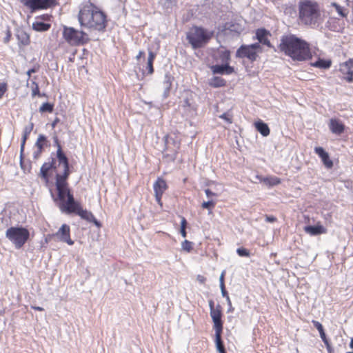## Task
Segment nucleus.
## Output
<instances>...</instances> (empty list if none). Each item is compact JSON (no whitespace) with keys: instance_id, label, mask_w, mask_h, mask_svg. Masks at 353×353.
I'll use <instances>...</instances> for the list:
<instances>
[{"instance_id":"45","label":"nucleus","mask_w":353,"mask_h":353,"mask_svg":"<svg viewBox=\"0 0 353 353\" xmlns=\"http://www.w3.org/2000/svg\"><path fill=\"white\" fill-rule=\"evenodd\" d=\"M7 90V85L6 83H0V99L3 96Z\"/></svg>"},{"instance_id":"40","label":"nucleus","mask_w":353,"mask_h":353,"mask_svg":"<svg viewBox=\"0 0 353 353\" xmlns=\"http://www.w3.org/2000/svg\"><path fill=\"white\" fill-rule=\"evenodd\" d=\"M32 85H34V88H32V97H34L36 95L41 96L38 84L35 81H33Z\"/></svg>"},{"instance_id":"53","label":"nucleus","mask_w":353,"mask_h":353,"mask_svg":"<svg viewBox=\"0 0 353 353\" xmlns=\"http://www.w3.org/2000/svg\"><path fill=\"white\" fill-rule=\"evenodd\" d=\"M265 220L269 223H274L276 221V218L274 216H266Z\"/></svg>"},{"instance_id":"26","label":"nucleus","mask_w":353,"mask_h":353,"mask_svg":"<svg viewBox=\"0 0 353 353\" xmlns=\"http://www.w3.org/2000/svg\"><path fill=\"white\" fill-rule=\"evenodd\" d=\"M254 126L256 130L261 134L263 137H267L270 134V128L263 121L259 120L254 123Z\"/></svg>"},{"instance_id":"13","label":"nucleus","mask_w":353,"mask_h":353,"mask_svg":"<svg viewBox=\"0 0 353 353\" xmlns=\"http://www.w3.org/2000/svg\"><path fill=\"white\" fill-rule=\"evenodd\" d=\"M236 57L238 58H247L251 61H254L257 58V54L256 52L251 50L248 45H242L236 50Z\"/></svg>"},{"instance_id":"34","label":"nucleus","mask_w":353,"mask_h":353,"mask_svg":"<svg viewBox=\"0 0 353 353\" xmlns=\"http://www.w3.org/2000/svg\"><path fill=\"white\" fill-rule=\"evenodd\" d=\"M332 6L335 8L336 12L339 13V14L342 17H346L347 15V12H345L343 8H342L341 6H339L336 3H332Z\"/></svg>"},{"instance_id":"63","label":"nucleus","mask_w":353,"mask_h":353,"mask_svg":"<svg viewBox=\"0 0 353 353\" xmlns=\"http://www.w3.org/2000/svg\"><path fill=\"white\" fill-rule=\"evenodd\" d=\"M144 54H145V53L143 51H139L138 55L136 57L137 59L139 60Z\"/></svg>"},{"instance_id":"6","label":"nucleus","mask_w":353,"mask_h":353,"mask_svg":"<svg viewBox=\"0 0 353 353\" xmlns=\"http://www.w3.org/2000/svg\"><path fill=\"white\" fill-rule=\"evenodd\" d=\"M61 210L62 212L66 214H76L79 215L82 219L86 220L90 223H93L97 228H101V223L94 217L93 214L88 211L87 210H83L81 205V203L76 200H74L71 203H69L67 205H64Z\"/></svg>"},{"instance_id":"21","label":"nucleus","mask_w":353,"mask_h":353,"mask_svg":"<svg viewBox=\"0 0 353 353\" xmlns=\"http://www.w3.org/2000/svg\"><path fill=\"white\" fill-rule=\"evenodd\" d=\"M329 128L331 132L336 134H341L344 132V125L336 119H331L330 120Z\"/></svg>"},{"instance_id":"38","label":"nucleus","mask_w":353,"mask_h":353,"mask_svg":"<svg viewBox=\"0 0 353 353\" xmlns=\"http://www.w3.org/2000/svg\"><path fill=\"white\" fill-rule=\"evenodd\" d=\"M236 252L240 256H250V252L245 248H239L236 250Z\"/></svg>"},{"instance_id":"18","label":"nucleus","mask_w":353,"mask_h":353,"mask_svg":"<svg viewBox=\"0 0 353 353\" xmlns=\"http://www.w3.org/2000/svg\"><path fill=\"white\" fill-rule=\"evenodd\" d=\"M48 143L47 138L43 134H39L35 143L37 150L33 152V158L37 159L40 157L43 148Z\"/></svg>"},{"instance_id":"11","label":"nucleus","mask_w":353,"mask_h":353,"mask_svg":"<svg viewBox=\"0 0 353 353\" xmlns=\"http://www.w3.org/2000/svg\"><path fill=\"white\" fill-rule=\"evenodd\" d=\"M210 314L214 323L215 332L223 331V321L221 320L222 312L220 305H216V310L210 311Z\"/></svg>"},{"instance_id":"59","label":"nucleus","mask_w":353,"mask_h":353,"mask_svg":"<svg viewBox=\"0 0 353 353\" xmlns=\"http://www.w3.org/2000/svg\"><path fill=\"white\" fill-rule=\"evenodd\" d=\"M208 303H209V307H210V311L216 310V307H214V302L213 300H210Z\"/></svg>"},{"instance_id":"43","label":"nucleus","mask_w":353,"mask_h":353,"mask_svg":"<svg viewBox=\"0 0 353 353\" xmlns=\"http://www.w3.org/2000/svg\"><path fill=\"white\" fill-rule=\"evenodd\" d=\"M27 139H23L22 138V140H21V148H20V161H21V164L22 163V159H23V152L24 151V147H25V144H26V141Z\"/></svg>"},{"instance_id":"47","label":"nucleus","mask_w":353,"mask_h":353,"mask_svg":"<svg viewBox=\"0 0 353 353\" xmlns=\"http://www.w3.org/2000/svg\"><path fill=\"white\" fill-rule=\"evenodd\" d=\"M53 141H54V146H56L57 148V150H59V148H62L60 145L58 137L57 135H54L53 137Z\"/></svg>"},{"instance_id":"51","label":"nucleus","mask_w":353,"mask_h":353,"mask_svg":"<svg viewBox=\"0 0 353 353\" xmlns=\"http://www.w3.org/2000/svg\"><path fill=\"white\" fill-rule=\"evenodd\" d=\"M220 288H221V292L222 296L227 299V296H228V292L225 290V285L220 286Z\"/></svg>"},{"instance_id":"32","label":"nucleus","mask_w":353,"mask_h":353,"mask_svg":"<svg viewBox=\"0 0 353 353\" xmlns=\"http://www.w3.org/2000/svg\"><path fill=\"white\" fill-rule=\"evenodd\" d=\"M54 110V104L46 102L43 103L39 108V112L41 113L49 112L51 113Z\"/></svg>"},{"instance_id":"5","label":"nucleus","mask_w":353,"mask_h":353,"mask_svg":"<svg viewBox=\"0 0 353 353\" xmlns=\"http://www.w3.org/2000/svg\"><path fill=\"white\" fill-rule=\"evenodd\" d=\"M6 237L16 249L21 248L30 237V232L22 226L10 227L6 232Z\"/></svg>"},{"instance_id":"7","label":"nucleus","mask_w":353,"mask_h":353,"mask_svg":"<svg viewBox=\"0 0 353 353\" xmlns=\"http://www.w3.org/2000/svg\"><path fill=\"white\" fill-rule=\"evenodd\" d=\"M63 37L71 46H81L87 43L90 39L83 31H79L72 27L63 26Z\"/></svg>"},{"instance_id":"61","label":"nucleus","mask_w":353,"mask_h":353,"mask_svg":"<svg viewBox=\"0 0 353 353\" xmlns=\"http://www.w3.org/2000/svg\"><path fill=\"white\" fill-rule=\"evenodd\" d=\"M180 233H181V236H182L183 237H184V238H185V237H186L187 232H186L185 229H184V228H181V230H180Z\"/></svg>"},{"instance_id":"46","label":"nucleus","mask_w":353,"mask_h":353,"mask_svg":"<svg viewBox=\"0 0 353 353\" xmlns=\"http://www.w3.org/2000/svg\"><path fill=\"white\" fill-rule=\"evenodd\" d=\"M248 47H250V48L252 50H254V52H256V50H259V49H261V46H260V43H252L251 45H248Z\"/></svg>"},{"instance_id":"42","label":"nucleus","mask_w":353,"mask_h":353,"mask_svg":"<svg viewBox=\"0 0 353 353\" xmlns=\"http://www.w3.org/2000/svg\"><path fill=\"white\" fill-rule=\"evenodd\" d=\"M153 62L154 61H148V62H147L146 69L148 70V73L149 74H152L154 72Z\"/></svg>"},{"instance_id":"14","label":"nucleus","mask_w":353,"mask_h":353,"mask_svg":"<svg viewBox=\"0 0 353 353\" xmlns=\"http://www.w3.org/2000/svg\"><path fill=\"white\" fill-rule=\"evenodd\" d=\"M70 229L67 224H63L59 230L56 232L55 236L63 242L67 243L68 245H72L74 241L70 239Z\"/></svg>"},{"instance_id":"49","label":"nucleus","mask_w":353,"mask_h":353,"mask_svg":"<svg viewBox=\"0 0 353 353\" xmlns=\"http://www.w3.org/2000/svg\"><path fill=\"white\" fill-rule=\"evenodd\" d=\"M226 301L228 305V312H232L234 311V307L232 305V303L229 296H227Z\"/></svg>"},{"instance_id":"56","label":"nucleus","mask_w":353,"mask_h":353,"mask_svg":"<svg viewBox=\"0 0 353 353\" xmlns=\"http://www.w3.org/2000/svg\"><path fill=\"white\" fill-rule=\"evenodd\" d=\"M36 72H37V69H36L35 68H31V69L28 70L26 72V74L28 77V79L30 77L32 73H34Z\"/></svg>"},{"instance_id":"31","label":"nucleus","mask_w":353,"mask_h":353,"mask_svg":"<svg viewBox=\"0 0 353 353\" xmlns=\"http://www.w3.org/2000/svg\"><path fill=\"white\" fill-rule=\"evenodd\" d=\"M209 85L212 88L223 87L226 85V81L220 77H213L210 79Z\"/></svg>"},{"instance_id":"8","label":"nucleus","mask_w":353,"mask_h":353,"mask_svg":"<svg viewBox=\"0 0 353 353\" xmlns=\"http://www.w3.org/2000/svg\"><path fill=\"white\" fill-rule=\"evenodd\" d=\"M187 39L193 49L203 47L208 42L210 36L206 30L201 27L194 26L187 33Z\"/></svg>"},{"instance_id":"48","label":"nucleus","mask_w":353,"mask_h":353,"mask_svg":"<svg viewBox=\"0 0 353 353\" xmlns=\"http://www.w3.org/2000/svg\"><path fill=\"white\" fill-rule=\"evenodd\" d=\"M162 195H163V194H159L158 192L154 193V196H155L156 201L158 203V204H159L161 206H162V203H161Z\"/></svg>"},{"instance_id":"50","label":"nucleus","mask_w":353,"mask_h":353,"mask_svg":"<svg viewBox=\"0 0 353 353\" xmlns=\"http://www.w3.org/2000/svg\"><path fill=\"white\" fill-rule=\"evenodd\" d=\"M155 57H156V54L154 52H152L151 50L149 51L148 61H154Z\"/></svg>"},{"instance_id":"54","label":"nucleus","mask_w":353,"mask_h":353,"mask_svg":"<svg viewBox=\"0 0 353 353\" xmlns=\"http://www.w3.org/2000/svg\"><path fill=\"white\" fill-rule=\"evenodd\" d=\"M187 224L188 223L186 219L184 217H182L181 220V228L186 229Z\"/></svg>"},{"instance_id":"19","label":"nucleus","mask_w":353,"mask_h":353,"mask_svg":"<svg viewBox=\"0 0 353 353\" xmlns=\"http://www.w3.org/2000/svg\"><path fill=\"white\" fill-rule=\"evenodd\" d=\"M339 70L343 74L347 75L345 79L347 82L353 81V66L349 60L340 65Z\"/></svg>"},{"instance_id":"37","label":"nucleus","mask_w":353,"mask_h":353,"mask_svg":"<svg viewBox=\"0 0 353 353\" xmlns=\"http://www.w3.org/2000/svg\"><path fill=\"white\" fill-rule=\"evenodd\" d=\"M219 117L222 119H224L229 124L232 123V115L229 112H225L219 115Z\"/></svg>"},{"instance_id":"60","label":"nucleus","mask_w":353,"mask_h":353,"mask_svg":"<svg viewBox=\"0 0 353 353\" xmlns=\"http://www.w3.org/2000/svg\"><path fill=\"white\" fill-rule=\"evenodd\" d=\"M319 334H320V336H321L322 341L327 339V337H326L325 333L324 332V330H322L321 332H319Z\"/></svg>"},{"instance_id":"58","label":"nucleus","mask_w":353,"mask_h":353,"mask_svg":"<svg viewBox=\"0 0 353 353\" xmlns=\"http://www.w3.org/2000/svg\"><path fill=\"white\" fill-rule=\"evenodd\" d=\"M10 37H11V33H10V30H8L7 31V34H6V37L4 38V42L5 43H8L10 39Z\"/></svg>"},{"instance_id":"12","label":"nucleus","mask_w":353,"mask_h":353,"mask_svg":"<svg viewBox=\"0 0 353 353\" xmlns=\"http://www.w3.org/2000/svg\"><path fill=\"white\" fill-rule=\"evenodd\" d=\"M213 74L230 75L234 72V68L230 63L216 64L210 67Z\"/></svg>"},{"instance_id":"29","label":"nucleus","mask_w":353,"mask_h":353,"mask_svg":"<svg viewBox=\"0 0 353 353\" xmlns=\"http://www.w3.org/2000/svg\"><path fill=\"white\" fill-rule=\"evenodd\" d=\"M223 331L215 332V343L216 348L219 353H225V349L221 339V334Z\"/></svg>"},{"instance_id":"3","label":"nucleus","mask_w":353,"mask_h":353,"mask_svg":"<svg viewBox=\"0 0 353 353\" xmlns=\"http://www.w3.org/2000/svg\"><path fill=\"white\" fill-rule=\"evenodd\" d=\"M70 174V171L63 170V174H57L55 176V186L57 195L54 196L52 193V196L60 210L63 208L64 205H67L75 200L67 181Z\"/></svg>"},{"instance_id":"23","label":"nucleus","mask_w":353,"mask_h":353,"mask_svg":"<svg viewBox=\"0 0 353 353\" xmlns=\"http://www.w3.org/2000/svg\"><path fill=\"white\" fill-rule=\"evenodd\" d=\"M57 158L59 165L62 164L63 165V170L70 171L69 160L62 150V148H59V150H57Z\"/></svg>"},{"instance_id":"55","label":"nucleus","mask_w":353,"mask_h":353,"mask_svg":"<svg viewBox=\"0 0 353 353\" xmlns=\"http://www.w3.org/2000/svg\"><path fill=\"white\" fill-rule=\"evenodd\" d=\"M224 275H225V272L223 271L221 273V274L220 275V277H219L220 286L225 285V283H224Z\"/></svg>"},{"instance_id":"24","label":"nucleus","mask_w":353,"mask_h":353,"mask_svg":"<svg viewBox=\"0 0 353 353\" xmlns=\"http://www.w3.org/2000/svg\"><path fill=\"white\" fill-rule=\"evenodd\" d=\"M16 37L17 38L19 45L28 46L30 40L29 34L23 29L17 30Z\"/></svg>"},{"instance_id":"30","label":"nucleus","mask_w":353,"mask_h":353,"mask_svg":"<svg viewBox=\"0 0 353 353\" xmlns=\"http://www.w3.org/2000/svg\"><path fill=\"white\" fill-rule=\"evenodd\" d=\"M331 65V60L321 58H319L317 61L312 64V66L321 69H328L330 68Z\"/></svg>"},{"instance_id":"41","label":"nucleus","mask_w":353,"mask_h":353,"mask_svg":"<svg viewBox=\"0 0 353 353\" xmlns=\"http://www.w3.org/2000/svg\"><path fill=\"white\" fill-rule=\"evenodd\" d=\"M51 15L48 14H44L40 16L37 17L36 20L39 21H50Z\"/></svg>"},{"instance_id":"22","label":"nucleus","mask_w":353,"mask_h":353,"mask_svg":"<svg viewBox=\"0 0 353 353\" xmlns=\"http://www.w3.org/2000/svg\"><path fill=\"white\" fill-rule=\"evenodd\" d=\"M304 231L312 236H316L324 234L326 232L325 228L321 225H306L304 228Z\"/></svg>"},{"instance_id":"1","label":"nucleus","mask_w":353,"mask_h":353,"mask_svg":"<svg viewBox=\"0 0 353 353\" xmlns=\"http://www.w3.org/2000/svg\"><path fill=\"white\" fill-rule=\"evenodd\" d=\"M279 48L294 61H303L312 57L309 43L294 34L283 35Z\"/></svg>"},{"instance_id":"16","label":"nucleus","mask_w":353,"mask_h":353,"mask_svg":"<svg viewBox=\"0 0 353 353\" xmlns=\"http://www.w3.org/2000/svg\"><path fill=\"white\" fill-rule=\"evenodd\" d=\"M271 36L269 31L265 28H259L256 32V38L259 42L263 45L267 46L268 48H272L268 37Z\"/></svg>"},{"instance_id":"36","label":"nucleus","mask_w":353,"mask_h":353,"mask_svg":"<svg viewBox=\"0 0 353 353\" xmlns=\"http://www.w3.org/2000/svg\"><path fill=\"white\" fill-rule=\"evenodd\" d=\"M192 242L185 240L181 244L182 249L189 252L192 250Z\"/></svg>"},{"instance_id":"2","label":"nucleus","mask_w":353,"mask_h":353,"mask_svg":"<svg viewBox=\"0 0 353 353\" xmlns=\"http://www.w3.org/2000/svg\"><path fill=\"white\" fill-rule=\"evenodd\" d=\"M81 26L104 32L107 25L106 15L92 4L83 6L78 14Z\"/></svg>"},{"instance_id":"62","label":"nucleus","mask_w":353,"mask_h":353,"mask_svg":"<svg viewBox=\"0 0 353 353\" xmlns=\"http://www.w3.org/2000/svg\"><path fill=\"white\" fill-rule=\"evenodd\" d=\"M31 307L32 309H34V310H38V311H43L44 309L41 307H39V306H31Z\"/></svg>"},{"instance_id":"4","label":"nucleus","mask_w":353,"mask_h":353,"mask_svg":"<svg viewBox=\"0 0 353 353\" xmlns=\"http://www.w3.org/2000/svg\"><path fill=\"white\" fill-rule=\"evenodd\" d=\"M299 16L301 21L306 26L318 25L321 17L318 3L312 0H301L299 3Z\"/></svg>"},{"instance_id":"44","label":"nucleus","mask_w":353,"mask_h":353,"mask_svg":"<svg viewBox=\"0 0 353 353\" xmlns=\"http://www.w3.org/2000/svg\"><path fill=\"white\" fill-rule=\"evenodd\" d=\"M312 323L313 325L318 330L319 332H321L322 330H324L322 324L319 321L313 320Z\"/></svg>"},{"instance_id":"20","label":"nucleus","mask_w":353,"mask_h":353,"mask_svg":"<svg viewBox=\"0 0 353 353\" xmlns=\"http://www.w3.org/2000/svg\"><path fill=\"white\" fill-rule=\"evenodd\" d=\"M56 160L54 158L51 159L50 162L44 163L40 169V176L42 179H45L46 181H48L49 174L48 172L51 169L55 170L57 168L55 165Z\"/></svg>"},{"instance_id":"17","label":"nucleus","mask_w":353,"mask_h":353,"mask_svg":"<svg viewBox=\"0 0 353 353\" xmlns=\"http://www.w3.org/2000/svg\"><path fill=\"white\" fill-rule=\"evenodd\" d=\"M173 80L174 78L170 73H166L165 74L164 79L161 83V87L163 90V99H165L169 97Z\"/></svg>"},{"instance_id":"57","label":"nucleus","mask_w":353,"mask_h":353,"mask_svg":"<svg viewBox=\"0 0 353 353\" xmlns=\"http://www.w3.org/2000/svg\"><path fill=\"white\" fill-rule=\"evenodd\" d=\"M205 194L208 198H210L211 196L215 195V194L212 192L210 189H206L205 190Z\"/></svg>"},{"instance_id":"64","label":"nucleus","mask_w":353,"mask_h":353,"mask_svg":"<svg viewBox=\"0 0 353 353\" xmlns=\"http://www.w3.org/2000/svg\"><path fill=\"white\" fill-rule=\"evenodd\" d=\"M323 341V343H325V345L326 347H330L331 346V345H330V342H329L328 339H327V340H324V341Z\"/></svg>"},{"instance_id":"39","label":"nucleus","mask_w":353,"mask_h":353,"mask_svg":"<svg viewBox=\"0 0 353 353\" xmlns=\"http://www.w3.org/2000/svg\"><path fill=\"white\" fill-rule=\"evenodd\" d=\"M215 205V202H214L213 201H204L202 205H201V207L204 209H212L214 207Z\"/></svg>"},{"instance_id":"35","label":"nucleus","mask_w":353,"mask_h":353,"mask_svg":"<svg viewBox=\"0 0 353 353\" xmlns=\"http://www.w3.org/2000/svg\"><path fill=\"white\" fill-rule=\"evenodd\" d=\"M33 127H34L33 123H30L29 124V125H27L25 127V128L23 130V137H22L23 139H28L29 134L31 133L32 130H33Z\"/></svg>"},{"instance_id":"9","label":"nucleus","mask_w":353,"mask_h":353,"mask_svg":"<svg viewBox=\"0 0 353 353\" xmlns=\"http://www.w3.org/2000/svg\"><path fill=\"white\" fill-rule=\"evenodd\" d=\"M21 2L29 8L32 12L49 8L57 4V0H21Z\"/></svg>"},{"instance_id":"15","label":"nucleus","mask_w":353,"mask_h":353,"mask_svg":"<svg viewBox=\"0 0 353 353\" xmlns=\"http://www.w3.org/2000/svg\"><path fill=\"white\" fill-rule=\"evenodd\" d=\"M314 152L321 159L323 165L327 169H331L333 167V161L330 159L328 152L322 147H316Z\"/></svg>"},{"instance_id":"52","label":"nucleus","mask_w":353,"mask_h":353,"mask_svg":"<svg viewBox=\"0 0 353 353\" xmlns=\"http://www.w3.org/2000/svg\"><path fill=\"white\" fill-rule=\"evenodd\" d=\"M196 280L201 284H203L205 283V282L206 281V278L202 275H197L196 276Z\"/></svg>"},{"instance_id":"28","label":"nucleus","mask_w":353,"mask_h":353,"mask_svg":"<svg viewBox=\"0 0 353 353\" xmlns=\"http://www.w3.org/2000/svg\"><path fill=\"white\" fill-rule=\"evenodd\" d=\"M218 59L222 63H230L231 56L230 51L226 49L218 50Z\"/></svg>"},{"instance_id":"33","label":"nucleus","mask_w":353,"mask_h":353,"mask_svg":"<svg viewBox=\"0 0 353 353\" xmlns=\"http://www.w3.org/2000/svg\"><path fill=\"white\" fill-rule=\"evenodd\" d=\"M263 181L270 186H274L279 184L281 183V181L279 178L276 176H270V177H266L264 178Z\"/></svg>"},{"instance_id":"25","label":"nucleus","mask_w":353,"mask_h":353,"mask_svg":"<svg viewBox=\"0 0 353 353\" xmlns=\"http://www.w3.org/2000/svg\"><path fill=\"white\" fill-rule=\"evenodd\" d=\"M154 193L163 194L168 188L167 183L162 178H158L153 185Z\"/></svg>"},{"instance_id":"10","label":"nucleus","mask_w":353,"mask_h":353,"mask_svg":"<svg viewBox=\"0 0 353 353\" xmlns=\"http://www.w3.org/2000/svg\"><path fill=\"white\" fill-rule=\"evenodd\" d=\"M164 139L165 149L163 152L165 154V156L170 157L172 159L174 160L176 157V150L179 148V145L172 138L168 135L165 136Z\"/></svg>"},{"instance_id":"27","label":"nucleus","mask_w":353,"mask_h":353,"mask_svg":"<svg viewBox=\"0 0 353 353\" xmlns=\"http://www.w3.org/2000/svg\"><path fill=\"white\" fill-rule=\"evenodd\" d=\"M51 27L50 23H45L42 21L36 20L32 23V29L37 32L48 31Z\"/></svg>"}]
</instances>
